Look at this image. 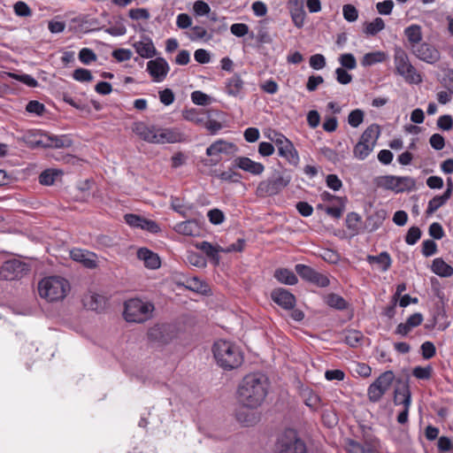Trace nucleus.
Returning a JSON list of instances; mask_svg holds the SVG:
<instances>
[{
	"label": "nucleus",
	"instance_id": "35",
	"mask_svg": "<svg viewBox=\"0 0 453 453\" xmlns=\"http://www.w3.org/2000/svg\"><path fill=\"white\" fill-rule=\"evenodd\" d=\"M385 28V22L381 18H375L371 22L364 24L363 32L368 36H374Z\"/></svg>",
	"mask_w": 453,
	"mask_h": 453
},
{
	"label": "nucleus",
	"instance_id": "47",
	"mask_svg": "<svg viewBox=\"0 0 453 453\" xmlns=\"http://www.w3.org/2000/svg\"><path fill=\"white\" fill-rule=\"evenodd\" d=\"M339 62L342 67L353 70L357 67V60L353 54L344 53L339 57Z\"/></svg>",
	"mask_w": 453,
	"mask_h": 453
},
{
	"label": "nucleus",
	"instance_id": "36",
	"mask_svg": "<svg viewBox=\"0 0 453 453\" xmlns=\"http://www.w3.org/2000/svg\"><path fill=\"white\" fill-rule=\"evenodd\" d=\"M274 277L278 281L287 285H295L297 282L296 274L286 268L278 269L274 273Z\"/></svg>",
	"mask_w": 453,
	"mask_h": 453
},
{
	"label": "nucleus",
	"instance_id": "11",
	"mask_svg": "<svg viewBox=\"0 0 453 453\" xmlns=\"http://www.w3.org/2000/svg\"><path fill=\"white\" fill-rule=\"evenodd\" d=\"M28 270L27 264L14 258L3 264L0 268V277L5 280H14L21 278Z\"/></svg>",
	"mask_w": 453,
	"mask_h": 453
},
{
	"label": "nucleus",
	"instance_id": "20",
	"mask_svg": "<svg viewBox=\"0 0 453 453\" xmlns=\"http://www.w3.org/2000/svg\"><path fill=\"white\" fill-rule=\"evenodd\" d=\"M157 127L154 125H148L142 121L136 122L133 125V132L138 135L142 141L154 143L157 135Z\"/></svg>",
	"mask_w": 453,
	"mask_h": 453
},
{
	"label": "nucleus",
	"instance_id": "18",
	"mask_svg": "<svg viewBox=\"0 0 453 453\" xmlns=\"http://www.w3.org/2000/svg\"><path fill=\"white\" fill-rule=\"evenodd\" d=\"M183 140V134L176 128L157 127L154 144L175 143Z\"/></svg>",
	"mask_w": 453,
	"mask_h": 453
},
{
	"label": "nucleus",
	"instance_id": "26",
	"mask_svg": "<svg viewBox=\"0 0 453 453\" xmlns=\"http://www.w3.org/2000/svg\"><path fill=\"white\" fill-rule=\"evenodd\" d=\"M243 81L238 74H234L226 81V93L230 96L236 97L238 96L243 88Z\"/></svg>",
	"mask_w": 453,
	"mask_h": 453
},
{
	"label": "nucleus",
	"instance_id": "24",
	"mask_svg": "<svg viewBox=\"0 0 453 453\" xmlns=\"http://www.w3.org/2000/svg\"><path fill=\"white\" fill-rule=\"evenodd\" d=\"M278 153L284 157L290 165H296L299 163V156L293 143L288 140L278 149Z\"/></svg>",
	"mask_w": 453,
	"mask_h": 453
},
{
	"label": "nucleus",
	"instance_id": "27",
	"mask_svg": "<svg viewBox=\"0 0 453 453\" xmlns=\"http://www.w3.org/2000/svg\"><path fill=\"white\" fill-rule=\"evenodd\" d=\"M174 230L184 235H197L200 233V226L196 220H187L176 224Z\"/></svg>",
	"mask_w": 453,
	"mask_h": 453
},
{
	"label": "nucleus",
	"instance_id": "39",
	"mask_svg": "<svg viewBox=\"0 0 453 453\" xmlns=\"http://www.w3.org/2000/svg\"><path fill=\"white\" fill-rule=\"evenodd\" d=\"M373 148L370 145L359 141L354 147V157L359 160H364L372 151Z\"/></svg>",
	"mask_w": 453,
	"mask_h": 453
},
{
	"label": "nucleus",
	"instance_id": "34",
	"mask_svg": "<svg viewBox=\"0 0 453 453\" xmlns=\"http://www.w3.org/2000/svg\"><path fill=\"white\" fill-rule=\"evenodd\" d=\"M386 58L387 54L384 51L377 50L368 52L364 55L361 64L363 66H371L372 65L384 62Z\"/></svg>",
	"mask_w": 453,
	"mask_h": 453
},
{
	"label": "nucleus",
	"instance_id": "61",
	"mask_svg": "<svg viewBox=\"0 0 453 453\" xmlns=\"http://www.w3.org/2000/svg\"><path fill=\"white\" fill-rule=\"evenodd\" d=\"M132 55V51L128 49H117L112 51V57L119 62L129 60Z\"/></svg>",
	"mask_w": 453,
	"mask_h": 453
},
{
	"label": "nucleus",
	"instance_id": "53",
	"mask_svg": "<svg viewBox=\"0 0 453 453\" xmlns=\"http://www.w3.org/2000/svg\"><path fill=\"white\" fill-rule=\"evenodd\" d=\"M363 335L359 331H349L345 336V342L350 347H357L360 344Z\"/></svg>",
	"mask_w": 453,
	"mask_h": 453
},
{
	"label": "nucleus",
	"instance_id": "57",
	"mask_svg": "<svg viewBox=\"0 0 453 453\" xmlns=\"http://www.w3.org/2000/svg\"><path fill=\"white\" fill-rule=\"evenodd\" d=\"M207 216L210 222L214 225L221 224L225 219L224 213L219 209L210 210Z\"/></svg>",
	"mask_w": 453,
	"mask_h": 453
},
{
	"label": "nucleus",
	"instance_id": "2",
	"mask_svg": "<svg viewBox=\"0 0 453 453\" xmlns=\"http://www.w3.org/2000/svg\"><path fill=\"white\" fill-rule=\"evenodd\" d=\"M213 355L217 364L225 370L238 368L243 361L240 348L225 340H219L214 343Z\"/></svg>",
	"mask_w": 453,
	"mask_h": 453
},
{
	"label": "nucleus",
	"instance_id": "37",
	"mask_svg": "<svg viewBox=\"0 0 453 453\" xmlns=\"http://www.w3.org/2000/svg\"><path fill=\"white\" fill-rule=\"evenodd\" d=\"M302 397L304 403L312 410H317L320 406L319 395L310 388H305L302 391Z\"/></svg>",
	"mask_w": 453,
	"mask_h": 453
},
{
	"label": "nucleus",
	"instance_id": "62",
	"mask_svg": "<svg viewBox=\"0 0 453 453\" xmlns=\"http://www.w3.org/2000/svg\"><path fill=\"white\" fill-rule=\"evenodd\" d=\"M311 282L317 285L318 287L325 288L329 285L330 280L326 274L315 271Z\"/></svg>",
	"mask_w": 453,
	"mask_h": 453
},
{
	"label": "nucleus",
	"instance_id": "30",
	"mask_svg": "<svg viewBox=\"0 0 453 453\" xmlns=\"http://www.w3.org/2000/svg\"><path fill=\"white\" fill-rule=\"evenodd\" d=\"M431 269L434 273L440 277L446 278L453 275V267L440 257L434 259Z\"/></svg>",
	"mask_w": 453,
	"mask_h": 453
},
{
	"label": "nucleus",
	"instance_id": "59",
	"mask_svg": "<svg viewBox=\"0 0 453 453\" xmlns=\"http://www.w3.org/2000/svg\"><path fill=\"white\" fill-rule=\"evenodd\" d=\"M310 65L315 70L323 69L326 66V58L321 54H315L310 58Z\"/></svg>",
	"mask_w": 453,
	"mask_h": 453
},
{
	"label": "nucleus",
	"instance_id": "10",
	"mask_svg": "<svg viewBox=\"0 0 453 453\" xmlns=\"http://www.w3.org/2000/svg\"><path fill=\"white\" fill-rule=\"evenodd\" d=\"M236 151L237 148L233 142L222 139L217 140L206 150V155L211 157V159L205 165H216L220 161V154L232 155Z\"/></svg>",
	"mask_w": 453,
	"mask_h": 453
},
{
	"label": "nucleus",
	"instance_id": "8",
	"mask_svg": "<svg viewBox=\"0 0 453 453\" xmlns=\"http://www.w3.org/2000/svg\"><path fill=\"white\" fill-rule=\"evenodd\" d=\"M394 64L396 73L411 84H418L422 81L420 74L411 64L409 57L402 49H396L394 55Z\"/></svg>",
	"mask_w": 453,
	"mask_h": 453
},
{
	"label": "nucleus",
	"instance_id": "58",
	"mask_svg": "<svg viewBox=\"0 0 453 453\" xmlns=\"http://www.w3.org/2000/svg\"><path fill=\"white\" fill-rule=\"evenodd\" d=\"M207 35V31L204 27L196 26L191 27L190 32L188 33V38L191 41H197L200 39H203Z\"/></svg>",
	"mask_w": 453,
	"mask_h": 453
},
{
	"label": "nucleus",
	"instance_id": "46",
	"mask_svg": "<svg viewBox=\"0 0 453 453\" xmlns=\"http://www.w3.org/2000/svg\"><path fill=\"white\" fill-rule=\"evenodd\" d=\"M296 272L298 273V275L303 278V280L310 281L311 280L313 274L315 273V270L311 267L298 264L295 266Z\"/></svg>",
	"mask_w": 453,
	"mask_h": 453
},
{
	"label": "nucleus",
	"instance_id": "49",
	"mask_svg": "<svg viewBox=\"0 0 453 453\" xmlns=\"http://www.w3.org/2000/svg\"><path fill=\"white\" fill-rule=\"evenodd\" d=\"M343 18L349 22H354L358 18V11L357 8L350 4H344L342 7Z\"/></svg>",
	"mask_w": 453,
	"mask_h": 453
},
{
	"label": "nucleus",
	"instance_id": "6",
	"mask_svg": "<svg viewBox=\"0 0 453 453\" xmlns=\"http://www.w3.org/2000/svg\"><path fill=\"white\" fill-rule=\"evenodd\" d=\"M291 177L286 173L274 171L273 174L260 181L256 189V195L259 197L273 196L278 195L290 182Z\"/></svg>",
	"mask_w": 453,
	"mask_h": 453
},
{
	"label": "nucleus",
	"instance_id": "38",
	"mask_svg": "<svg viewBox=\"0 0 453 453\" xmlns=\"http://www.w3.org/2000/svg\"><path fill=\"white\" fill-rule=\"evenodd\" d=\"M449 199L448 194H443L441 196H435L432 198L427 205L426 214L431 215L434 213L440 207L444 205L446 202Z\"/></svg>",
	"mask_w": 453,
	"mask_h": 453
},
{
	"label": "nucleus",
	"instance_id": "3",
	"mask_svg": "<svg viewBox=\"0 0 453 453\" xmlns=\"http://www.w3.org/2000/svg\"><path fill=\"white\" fill-rule=\"evenodd\" d=\"M70 290L69 282L58 276H50L42 279L38 283V292L42 298L48 302L63 300Z\"/></svg>",
	"mask_w": 453,
	"mask_h": 453
},
{
	"label": "nucleus",
	"instance_id": "22",
	"mask_svg": "<svg viewBox=\"0 0 453 453\" xmlns=\"http://www.w3.org/2000/svg\"><path fill=\"white\" fill-rule=\"evenodd\" d=\"M136 53L144 58H151L156 53V48L150 38L144 36L141 41L133 44Z\"/></svg>",
	"mask_w": 453,
	"mask_h": 453
},
{
	"label": "nucleus",
	"instance_id": "43",
	"mask_svg": "<svg viewBox=\"0 0 453 453\" xmlns=\"http://www.w3.org/2000/svg\"><path fill=\"white\" fill-rule=\"evenodd\" d=\"M197 247L211 258H218L219 252L224 251L220 247H215L208 242H202Z\"/></svg>",
	"mask_w": 453,
	"mask_h": 453
},
{
	"label": "nucleus",
	"instance_id": "12",
	"mask_svg": "<svg viewBox=\"0 0 453 453\" xmlns=\"http://www.w3.org/2000/svg\"><path fill=\"white\" fill-rule=\"evenodd\" d=\"M149 339L159 344H166L175 337L174 326L169 324H157L148 333Z\"/></svg>",
	"mask_w": 453,
	"mask_h": 453
},
{
	"label": "nucleus",
	"instance_id": "50",
	"mask_svg": "<svg viewBox=\"0 0 453 453\" xmlns=\"http://www.w3.org/2000/svg\"><path fill=\"white\" fill-rule=\"evenodd\" d=\"M58 175V171L53 169H47L43 171L39 176V181L42 185H52L55 181V177Z\"/></svg>",
	"mask_w": 453,
	"mask_h": 453
},
{
	"label": "nucleus",
	"instance_id": "1",
	"mask_svg": "<svg viewBox=\"0 0 453 453\" xmlns=\"http://www.w3.org/2000/svg\"><path fill=\"white\" fill-rule=\"evenodd\" d=\"M268 380L262 373L246 375L238 386V399L248 409L259 407L265 399L268 391Z\"/></svg>",
	"mask_w": 453,
	"mask_h": 453
},
{
	"label": "nucleus",
	"instance_id": "7",
	"mask_svg": "<svg viewBox=\"0 0 453 453\" xmlns=\"http://www.w3.org/2000/svg\"><path fill=\"white\" fill-rule=\"evenodd\" d=\"M375 185L395 193L411 191L415 188L416 181L410 176L381 175L374 180Z\"/></svg>",
	"mask_w": 453,
	"mask_h": 453
},
{
	"label": "nucleus",
	"instance_id": "16",
	"mask_svg": "<svg viewBox=\"0 0 453 453\" xmlns=\"http://www.w3.org/2000/svg\"><path fill=\"white\" fill-rule=\"evenodd\" d=\"M411 52L420 60L429 64H434L440 58L439 51L433 45L426 42H420L411 50Z\"/></svg>",
	"mask_w": 453,
	"mask_h": 453
},
{
	"label": "nucleus",
	"instance_id": "28",
	"mask_svg": "<svg viewBox=\"0 0 453 453\" xmlns=\"http://www.w3.org/2000/svg\"><path fill=\"white\" fill-rule=\"evenodd\" d=\"M404 35L410 43V48L412 50L421 42L422 32L421 27L418 25H411L404 29Z\"/></svg>",
	"mask_w": 453,
	"mask_h": 453
},
{
	"label": "nucleus",
	"instance_id": "56",
	"mask_svg": "<svg viewBox=\"0 0 453 453\" xmlns=\"http://www.w3.org/2000/svg\"><path fill=\"white\" fill-rule=\"evenodd\" d=\"M128 15L134 20L149 19L150 17L149 11L145 8L130 9Z\"/></svg>",
	"mask_w": 453,
	"mask_h": 453
},
{
	"label": "nucleus",
	"instance_id": "42",
	"mask_svg": "<svg viewBox=\"0 0 453 453\" xmlns=\"http://www.w3.org/2000/svg\"><path fill=\"white\" fill-rule=\"evenodd\" d=\"M410 396L411 402V395L408 384H403V387L398 388L395 390L394 402L396 405L403 404L404 406L403 399L406 395Z\"/></svg>",
	"mask_w": 453,
	"mask_h": 453
},
{
	"label": "nucleus",
	"instance_id": "19",
	"mask_svg": "<svg viewBox=\"0 0 453 453\" xmlns=\"http://www.w3.org/2000/svg\"><path fill=\"white\" fill-rule=\"evenodd\" d=\"M271 297L274 303L285 310H291L296 305V297L285 288H276L272 291Z\"/></svg>",
	"mask_w": 453,
	"mask_h": 453
},
{
	"label": "nucleus",
	"instance_id": "23",
	"mask_svg": "<svg viewBox=\"0 0 453 453\" xmlns=\"http://www.w3.org/2000/svg\"><path fill=\"white\" fill-rule=\"evenodd\" d=\"M137 257L143 261L145 267L149 269H157L160 266V258L157 254L147 248H141L137 251Z\"/></svg>",
	"mask_w": 453,
	"mask_h": 453
},
{
	"label": "nucleus",
	"instance_id": "64",
	"mask_svg": "<svg viewBox=\"0 0 453 453\" xmlns=\"http://www.w3.org/2000/svg\"><path fill=\"white\" fill-rule=\"evenodd\" d=\"M193 9L195 13L198 16L207 15L211 11L209 4L201 0H198L194 3Z\"/></svg>",
	"mask_w": 453,
	"mask_h": 453
},
{
	"label": "nucleus",
	"instance_id": "9",
	"mask_svg": "<svg viewBox=\"0 0 453 453\" xmlns=\"http://www.w3.org/2000/svg\"><path fill=\"white\" fill-rule=\"evenodd\" d=\"M394 380L395 374L392 371H386L381 373L368 388L367 395L369 400L373 403L379 402L390 388Z\"/></svg>",
	"mask_w": 453,
	"mask_h": 453
},
{
	"label": "nucleus",
	"instance_id": "13",
	"mask_svg": "<svg viewBox=\"0 0 453 453\" xmlns=\"http://www.w3.org/2000/svg\"><path fill=\"white\" fill-rule=\"evenodd\" d=\"M279 451L280 453H307L304 442L293 433L280 439Z\"/></svg>",
	"mask_w": 453,
	"mask_h": 453
},
{
	"label": "nucleus",
	"instance_id": "55",
	"mask_svg": "<svg viewBox=\"0 0 453 453\" xmlns=\"http://www.w3.org/2000/svg\"><path fill=\"white\" fill-rule=\"evenodd\" d=\"M421 231L417 226H411L405 236V242L409 245H414L420 238Z\"/></svg>",
	"mask_w": 453,
	"mask_h": 453
},
{
	"label": "nucleus",
	"instance_id": "44",
	"mask_svg": "<svg viewBox=\"0 0 453 453\" xmlns=\"http://www.w3.org/2000/svg\"><path fill=\"white\" fill-rule=\"evenodd\" d=\"M433 367L431 365L416 366L412 370V375L418 380H429L432 377Z\"/></svg>",
	"mask_w": 453,
	"mask_h": 453
},
{
	"label": "nucleus",
	"instance_id": "45",
	"mask_svg": "<svg viewBox=\"0 0 453 453\" xmlns=\"http://www.w3.org/2000/svg\"><path fill=\"white\" fill-rule=\"evenodd\" d=\"M191 100L196 105L205 106L211 104V97L205 93L196 90L192 92Z\"/></svg>",
	"mask_w": 453,
	"mask_h": 453
},
{
	"label": "nucleus",
	"instance_id": "51",
	"mask_svg": "<svg viewBox=\"0 0 453 453\" xmlns=\"http://www.w3.org/2000/svg\"><path fill=\"white\" fill-rule=\"evenodd\" d=\"M219 178L223 181L237 183L240 181L242 176L239 173L235 172L234 169L229 168L226 171L222 172L219 174Z\"/></svg>",
	"mask_w": 453,
	"mask_h": 453
},
{
	"label": "nucleus",
	"instance_id": "14",
	"mask_svg": "<svg viewBox=\"0 0 453 453\" xmlns=\"http://www.w3.org/2000/svg\"><path fill=\"white\" fill-rule=\"evenodd\" d=\"M169 70V65L163 58H157L147 63V71L156 82L163 81Z\"/></svg>",
	"mask_w": 453,
	"mask_h": 453
},
{
	"label": "nucleus",
	"instance_id": "32",
	"mask_svg": "<svg viewBox=\"0 0 453 453\" xmlns=\"http://www.w3.org/2000/svg\"><path fill=\"white\" fill-rule=\"evenodd\" d=\"M237 420L245 426L257 424L259 421V415L249 410H241L236 413Z\"/></svg>",
	"mask_w": 453,
	"mask_h": 453
},
{
	"label": "nucleus",
	"instance_id": "33",
	"mask_svg": "<svg viewBox=\"0 0 453 453\" xmlns=\"http://www.w3.org/2000/svg\"><path fill=\"white\" fill-rule=\"evenodd\" d=\"M182 117L187 121L202 126L205 122L206 115L200 110L192 108L182 111Z\"/></svg>",
	"mask_w": 453,
	"mask_h": 453
},
{
	"label": "nucleus",
	"instance_id": "40",
	"mask_svg": "<svg viewBox=\"0 0 453 453\" xmlns=\"http://www.w3.org/2000/svg\"><path fill=\"white\" fill-rule=\"evenodd\" d=\"M362 453H381L380 444L376 438H365L363 441Z\"/></svg>",
	"mask_w": 453,
	"mask_h": 453
},
{
	"label": "nucleus",
	"instance_id": "21",
	"mask_svg": "<svg viewBox=\"0 0 453 453\" xmlns=\"http://www.w3.org/2000/svg\"><path fill=\"white\" fill-rule=\"evenodd\" d=\"M73 260L81 263L87 268H95L97 265L96 255L93 252L81 249H73L70 251Z\"/></svg>",
	"mask_w": 453,
	"mask_h": 453
},
{
	"label": "nucleus",
	"instance_id": "31",
	"mask_svg": "<svg viewBox=\"0 0 453 453\" xmlns=\"http://www.w3.org/2000/svg\"><path fill=\"white\" fill-rule=\"evenodd\" d=\"M367 261L371 265H376L382 272H386L391 265V258L387 252H381L378 256L369 255Z\"/></svg>",
	"mask_w": 453,
	"mask_h": 453
},
{
	"label": "nucleus",
	"instance_id": "15",
	"mask_svg": "<svg viewBox=\"0 0 453 453\" xmlns=\"http://www.w3.org/2000/svg\"><path fill=\"white\" fill-rule=\"evenodd\" d=\"M287 8L294 25L298 28L303 27L306 17L304 0H288Z\"/></svg>",
	"mask_w": 453,
	"mask_h": 453
},
{
	"label": "nucleus",
	"instance_id": "25",
	"mask_svg": "<svg viewBox=\"0 0 453 453\" xmlns=\"http://www.w3.org/2000/svg\"><path fill=\"white\" fill-rule=\"evenodd\" d=\"M82 303L85 308L91 311H100L105 305V299L103 296L89 292L83 296Z\"/></svg>",
	"mask_w": 453,
	"mask_h": 453
},
{
	"label": "nucleus",
	"instance_id": "48",
	"mask_svg": "<svg viewBox=\"0 0 453 453\" xmlns=\"http://www.w3.org/2000/svg\"><path fill=\"white\" fill-rule=\"evenodd\" d=\"M97 58L96 53L88 48H82L79 52V59L84 65H89Z\"/></svg>",
	"mask_w": 453,
	"mask_h": 453
},
{
	"label": "nucleus",
	"instance_id": "54",
	"mask_svg": "<svg viewBox=\"0 0 453 453\" xmlns=\"http://www.w3.org/2000/svg\"><path fill=\"white\" fill-rule=\"evenodd\" d=\"M363 120L364 112L359 109L354 110L349 114L348 122L353 127H357Z\"/></svg>",
	"mask_w": 453,
	"mask_h": 453
},
{
	"label": "nucleus",
	"instance_id": "52",
	"mask_svg": "<svg viewBox=\"0 0 453 453\" xmlns=\"http://www.w3.org/2000/svg\"><path fill=\"white\" fill-rule=\"evenodd\" d=\"M73 78L80 82H88L93 80L91 72L84 68H77L73 71Z\"/></svg>",
	"mask_w": 453,
	"mask_h": 453
},
{
	"label": "nucleus",
	"instance_id": "60",
	"mask_svg": "<svg viewBox=\"0 0 453 453\" xmlns=\"http://www.w3.org/2000/svg\"><path fill=\"white\" fill-rule=\"evenodd\" d=\"M394 8V3L392 0H385L383 2H379L376 4V9L378 12L381 15H388L392 12Z\"/></svg>",
	"mask_w": 453,
	"mask_h": 453
},
{
	"label": "nucleus",
	"instance_id": "41",
	"mask_svg": "<svg viewBox=\"0 0 453 453\" xmlns=\"http://www.w3.org/2000/svg\"><path fill=\"white\" fill-rule=\"evenodd\" d=\"M326 303L330 307L343 310L347 307V302L337 294H329L326 297Z\"/></svg>",
	"mask_w": 453,
	"mask_h": 453
},
{
	"label": "nucleus",
	"instance_id": "4",
	"mask_svg": "<svg viewBox=\"0 0 453 453\" xmlns=\"http://www.w3.org/2000/svg\"><path fill=\"white\" fill-rule=\"evenodd\" d=\"M25 142L31 149L36 148H68L72 140L67 135H54L41 131H31L25 135Z\"/></svg>",
	"mask_w": 453,
	"mask_h": 453
},
{
	"label": "nucleus",
	"instance_id": "5",
	"mask_svg": "<svg viewBox=\"0 0 453 453\" xmlns=\"http://www.w3.org/2000/svg\"><path fill=\"white\" fill-rule=\"evenodd\" d=\"M124 318L127 322L143 323L152 317L155 306L151 302L139 298L127 300L125 304Z\"/></svg>",
	"mask_w": 453,
	"mask_h": 453
},
{
	"label": "nucleus",
	"instance_id": "29",
	"mask_svg": "<svg viewBox=\"0 0 453 453\" xmlns=\"http://www.w3.org/2000/svg\"><path fill=\"white\" fill-rule=\"evenodd\" d=\"M380 126L372 124L369 126L362 134L360 141L374 148L377 140L380 136Z\"/></svg>",
	"mask_w": 453,
	"mask_h": 453
},
{
	"label": "nucleus",
	"instance_id": "17",
	"mask_svg": "<svg viewBox=\"0 0 453 453\" xmlns=\"http://www.w3.org/2000/svg\"><path fill=\"white\" fill-rule=\"evenodd\" d=\"M233 167L239 168L253 175H260L265 171L263 164L253 161L248 157H235L233 161Z\"/></svg>",
	"mask_w": 453,
	"mask_h": 453
},
{
	"label": "nucleus",
	"instance_id": "63",
	"mask_svg": "<svg viewBox=\"0 0 453 453\" xmlns=\"http://www.w3.org/2000/svg\"><path fill=\"white\" fill-rule=\"evenodd\" d=\"M431 147L436 150H441L445 146L444 137L440 134H434L429 139Z\"/></svg>",
	"mask_w": 453,
	"mask_h": 453
}]
</instances>
